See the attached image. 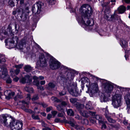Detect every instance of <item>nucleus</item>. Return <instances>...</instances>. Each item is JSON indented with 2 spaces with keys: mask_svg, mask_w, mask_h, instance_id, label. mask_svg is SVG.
I'll return each mask as SVG.
<instances>
[{
  "mask_svg": "<svg viewBox=\"0 0 130 130\" xmlns=\"http://www.w3.org/2000/svg\"><path fill=\"white\" fill-rule=\"evenodd\" d=\"M80 11L83 13L82 17L77 19L78 22L87 26L93 25L94 24V21L92 19L89 18L92 12L91 7L88 4L83 5L81 7Z\"/></svg>",
  "mask_w": 130,
  "mask_h": 130,
  "instance_id": "f257e3e1",
  "label": "nucleus"
},
{
  "mask_svg": "<svg viewBox=\"0 0 130 130\" xmlns=\"http://www.w3.org/2000/svg\"><path fill=\"white\" fill-rule=\"evenodd\" d=\"M121 94H116L113 96L112 98V104L114 107L117 108L121 106Z\"/></svg>",
  "mask_w": 130,
  "mask_h": 130,
  "instance_id": "f03ea898",
  "label": "nucleus"
},
{
  "mask_svg": "<svg viewBox=\"0 0 130 130\" xmlns=\"http://www.w3.org/2000/svg\"><path fill=\"white\" fill-rule=\"evenodd\" d=\"M86 86L88 88V92L91 95L98 92V84L96 83H92L89 82L88 85H86Z\"/></svg>",
  "mask_w": 130,
  "mask_h": 130,
  "instance_id": "7ed1b4c3",
  "label": "nucleus"
},
{
  "mask_svg": "<svg viewBox=\"0 0 130 130\" xmlns=\"http://www.w3.org/2000/svg\"><path fill=\"white\" fill-rule=\"evenodd\" d=\"M9 125L11 130H18L22 128L23 123L21 121H17L15 122L13 120L10 123Z\"/></svg>",
  "mask_w": 130,
  "mask_h": 130,
  "instance_id": "20e7f679",
  "label": "nucleus"
},
{
  "mask_svg": "<svg viewBox=\"0 0 130 130\" xmlns=\"http://www.w3.org/2000/svg\"><path fill=\"white\" fill-rule=\"evenodd\" d=\"M43 5V3L41 2H36L32 7V12L35 14L40 13L41 11L42 7Z\"/></svg>",
  "mask_w": 130,
  "mask_h": 130,
  "instance_id": "39448f33",
  "label": "nucleus"
},
{
  "mask_svg": "<svg viewBox=\"0 0 130 130\" xmlns=\"http://www.w3.org/2000/svg\"><path fill=\"white\" fill-rule=\"evenodd\" d=\"M60 63L55 59H51L49 63L50 68L52 70H56L60 66Z\"/></svg>",
  "mask_w": 130,
  "mask_h": 130,
  "instance_id": "423d86ee",
  "label": "nucleus"
},
{
  "mask_svg": "<svg viewBox=\"0 0 130 130\" xmlns=\"http://www.w3.org/2000/svg\"><path fill=\"white\" fill-rule=\"evenodd\" d=\"M3 71L2 72V75L1 77L4 80H6V83L8 84H10L12 82L11 79L9 76L7 74V70L6 68L3 69Z\"/></svg>",
  "mask_w": 130,
  "mask_h": 130,
  "instance_id": "0eeeda50",
  "label": "nucleus"
},
{
  "mask_svg": "<svg viewBox=\"0 0 130 130\" xmlns=\"http://www.w3.org/2000/svg\"><path fill=\"white\" fill-rule=\"evenodd\" d=\"M95 118L99 121V123L100 124H102L101 129L104 128L106 129V126L105 124L107 123V122L106 121H104V119L102 118L101 116L96 115L94 117Z\"/></svg>",
  "mask_w": 130,
  "mask_h": 130,
  "instance_id": "6e6552de",
  "label": "nucleus"
},
{
  "mask_svg": "<svg viewBox=\"0 0 130 130\" xmlns=\"http://www.w3.org/2000/svg\"><path fill=\"white\" fill-rule=\"evenodd\" d=\"M79 113L82 116L86 117H88L90 115L94 116L95 114V112L90 111H87L83 110L79 111Z\"/></svg>",
  "mask_w": 130,
  "mask_h": 130,
  "instance_id": "1a4fd4ad",
  "label": "nucleus"
},
{
  "mask_svg": "<svg viewBox=\"0 0 130 130\" xmlns=\"http://www.w3.org/2000/svg\"><path fill=\"white\" fill-rule=\"evenodd\" d=\"M7 117L6 115H2L0 118V121L4 126L7 127L8 126V123L7 121Z\"/></svg>",
  "mask_w": 130,
  "mask_h": 130,
  "instance_id": "9d476101",
  "label": "nucleus"
},
{
  "mask_svg": "<svg viewBox=\"0 0 130 130\" xmlns=\"http://www.w3.org/2000/svg\"><path fill=\"white\" fill-rule=\"evenodd\" d=\"M105 85V89L106 91L108 93L111 92L113 89V86L108 83H106Z\"/></svg>",
  "mask_w": 130,
  "mask_h": 130,
  "instance_id": "9b49d317",
  "label": "nucleus"
},
{
  "mask_svg": "<svg viewBox=\"0 0 130 130\" xmlns=\"http://www.w3.org/2000/svg\"><path fill=\"white\" fill-rule=\"evenodd\" d=\"M20 82L23 83H30L31 80L30 79V76L29 75L25 76V77L22 78L20 80Z\"/></svg>",
  "mask_w": 130,
  "mask_h": 130,
  "instance_id": "f8f14e48",
  "label": "nucleus"
},
{
  "mask_svg": "<svg viewBox=\"0 0 130 130\" xmlns=\"http://www.w3.org/2000/svg\"><path fill=\"white\" fill-rule=\"evenodd\" d=\"M128 107L130 108V94L128 93L126 94L124 97Z\"/></svg>",
  "mask_w": 130,
  "mask_h": 130,
  "instance_id": "ddd939ff",
  "label": "nucleus"
},
{
  "mask_svg": "<svg viewBox=\"0 0 130 130\" xmlns=\"http://www.w3.org/2000/svg\"><path fill=\"white\" fill-rule=\"evenodd\" d=\"M120 19V18L116 14L115 12L113 14L111 15L110 18L109 19V21L115 22L116 20H118L119 19Z\"/></svg>",
  "mask_w": 130,
  "mask_h": 130,
  "instance_id": "4468645a",
  "label": "nucleus"
},
{
  "mask_svg": "<svg viewBox=\"0 0 130 130\" xmlns=\"http://www.w3.org/2000/svg\"><path fill=\"white\" fill-rule=\"evenodd\" d=\"M69 91L71 94L74 96H77L79 94L78 91V89L76 88L74 89H71L70 90H69Z\"/></svg>",
  "mask_w": 130,
  "mask_h": 130,
  "instance_id": "2eb2a0df",
  "label": "nucleus"
},
{
  "mask_svg": "<svg viewBox=\"0 0 130 130\" xmlns=\"http://www.w3.org/2000/svg\"><path fill=\"white\" fill-rule=\"evenodd\" d=\"M39 66L43 67L46 65V60L44 57L40 59V61L38 62Z\"/></svg>",
  "mask_w": 130,
  "mask_h": 130,
  "instance_id": "dca6fc26",
  "label": "nucleus"
},
{
  "mask_svg": "<svg viewBox=\"0 0 130 130\" xmlns=\"http://www.w3.org/2000/svg\"><path fill=\"white\" fill-rule=\"evenodd\" d=\"M117 10L120 13H123L125 11L126 8L124 6L121 5L118 8Z\"/></svg>",
  "mask_w": 130,
  "mask_h": 130,
  "instance_id": "f3484780",
  "label": "nucleus"
},
{
  "mask_svg": "<svg viewBox=\"0 0 130 130\" xmlns=\"http://www.w3.org/2000/svg\"><path fill=\"white\" fill-rule=\"evenodd\" d=\"M34 79L33 84L34 85L38 86L39 85V82L38 80L39 78L36 76H35L33 77Z\"/></svg>",
  "mask_w": 130,
  "mask_h": 130,
  "instance_id": "a211bd4d",
  "label": "nucleus"
},
{
  "mask_svg": "<svg viewBox=\"0 0 130 130\" xmlns=\"http://www.w3.org/2000/svg\"><path fill=\"white\" fill-rule=\"evenodd\" d=\"M100 99L101 102H106L108 100V98L104 94H102L100 97Z\"/></svg>",
  "mask_w": 130,
  "mask_h": 130,
  "instance_id": "6ab92c4d",
  "label": "nucleus"
},
{
  "mask_svg": "<svg viewBox=\"0 0 130 130\" xmlns=\"http://www.w3.org/2000/svg\"><path fill=\"white\" fill-rule=\"evenodd\" d=\"M76 106L78 109V111L79 112V111H82V109L84 107V105L82 104H80V103H77L76 104Z\"/></svg>",
  "mask_w": 130,
  "mask_h": 130,
  "instance_id": "aec40b11",
  "label": "nucleus"
},
{
  "mask_svg": "<svg viewBox=\"0 0 130 130\" xmlns=\"http://www.w3.org/2000/svg\"><path fill=\"white\" fill-rule=\"evenodd\" d=\"M21 108L24 110L25 112L31 113H34V111H32L31 109L26 108L24 106H22L21 107Z\"/></svg>",
  "mask_w": 130,
  "mask_h": 130,
  "instance_id": "412c9836",
  "label": "nucleus"
},
{
  "mask_svg": "<svg viewBox=\"0 0 130 130\" xmlns=\"http://www.w3.org/2000/svg\"><path fill=\"white\" fill-rule=\"evenodd\" d=\"M85 108L87 109H91L93 108L91 102L89 101L86 104Z\"/></svg>",
  "mask_w": 130,
  "mask_h": 130,
  "instance_id": "4be33fe9",
  "label": "nucleus"
},
{
  "mask_svg": "<svg viewBox=\"0 0 130 130\" xmlns=\"http://www.w3.org/2000/svg\"><path fill=\"white\" fill-rule=\"evenodd\" d=\"M107 116V115H106L105 117L109 122L112 123H114L116 122L115 120L111 118L109 115Z\"/></svg>",
  "mask_w": 130,
  "mask_h": 130,
  "instance_id": "5701e85b",
  "label": "nucleus"
},
{
  "mask_svg": "<svg viewBox=\"0 0 130 130\" xmlns=\"http://www.w3.org/2000/svg\"><path fill=\"white\" fill-rule=\"evenodd\" d=\"M121 45L123 47H126L127 46V43L125 41L122 40L121 41Z\"/></svg>",
  "mask_w": 130,
  "mask_h": 130,
  "instance_id": "b1692460",
  "label": "nucleus"
},
{
  "mask_svg": "<svg viewBox=\"0 0 130 130\" xmlns=\"http://www.w3.org/2000/svg\"><path fill=\"white\" fill-rule=\"evenodd\" d=\"M67 113L68 115L70 116H73L74 114V111L72 109H71L67 110Z\"/></svg>",
  "mask_w": 130,
  "mask_h": 130,
  "instance_id": "393cba45",
  "label": "nucleus"
},
{
  "mask_svg": "<svg viewBox=\"0 0 130 130\" xmlns=\"http://www.w3.org/2000/svg\"><path fill=\"white\" fill-rule=\"evenodd\" d=\"M25 70L27 72H29L31 70L32 68L29 65L25 66L24 68Z\"/></svg>",
  "mask_w": 130,
  "mask_h": 130,
  "instance_id": "a878e982",
  "label": "nucleus"
},
{
  "mask_svg": "<svg viewBox=\"0 0 130 130\" xmlns=\"http://www.w3.org/2000/svg\"><path fill=\"white\" fill-rule=\"evenodd\" d=\"M67 74V75L68 76V77H65V78L67 80H73V76H72L71 75L70 73H68L67 74L66 73V75Z\"/></svg>",
  "mask_w": 130,
  "mask_h": 130,
  "instance_id": "bb28decb",
  "label": "nucleus"
},
{
  "mask_svg": "<svg viewBox=\"0 0 130 130\" xmlns=\"http://www.w3.org/2000/svg\"><path fill=\"white\" fill-rule=\"evenodd\" d=\"M46 1L48 4L50 5H52L55 3V0H46Z\"/></svg>",
  "mask_w": 130,
  "mask_h": 130,
  "instance_id": "cd10ccee",
  "label": "nucleus"
},
{
  "mask_svg": "<svg viewBox=\"0 0 130 130\" xmlns=\"http://www.w3.org/2000/svg\"><path fill=\"white\" fill-rule=\"evenodd\" d=\"M32 114L31 117L33 119L35 120H39V118L38 115H35V112H34V113Z\"/></svg>",
  "mask_w": 130,
  "mask_h": 130,
  "instance_id": "c85d7f7f",
  "label": "nucleus"
},
{
  "mask_svg": "<svg viewBox=\"0 0 130 130\" xmlns=\"http://www.w3.org/2000/svg\"><path fill=\"white\" fill-rule=\"evenodd\" d=\"M16 2L15 0H10L8 2V3L11 6L13 7L14 6V3Z\"/></svg>",
  "mask_w": 130,
  "mask_h": 130,
  "instance_id": "c756f323",
  "label": "nucleus"
},
{
  "mask_svg": "<svg viewBox=\"0 0 130 130\" xmlns=\"http://www.w3.org/2000/svg\"><path fill=\"white\" fill-rule=\"evenodd\" d=\"M75 128L77 129H80L81 130H84V128L82 126H80L77 125H76L74 126Z\"/></svg>",
  "mask_w": 130,
  "mask_h": 130,
  "instance_id": "7c9ffc66",
  "label": "nucleus"
},
{
  "mask_svg": "<svg viewBox=\"0 0 130 130\" xmlns=\"http://www.w3.org/2000/svg\"><path fill=\"white\" fill-rule=\"evenodd\" d=\"M54 121L56 123H63L64 122L63 120H61L59 118H56Z\"/></svg>",
  "mask_w": 130,
  "mask_h": 130,
  "instance_id": "2f4dec72",
  "label": "nucleus"
},
{
  "mask_svg": "<svg viewBox=\"0 0 130 130\" xmlns=\"http://www.w3.org/2000/svg\"><path fill=\"white\" fill-rule=\"evenodd\" d=\"M110 126L112 127L115 128L117 129H118L120 127V126L119 124H117L114 126H113V125L111 124L110 125Z\"/></svg>",
  "mask_w": 130,
  "mask_h": 130,
  "instance_id": "473e14b6",
  "label": "nucleus"
},
{
  "mask_svg": "<svg viewBox=\"0 0 130 130\" xmlns=\"http://www.w3.org/2000/svg\"><path fill=\"white\" fill-rule=\"evenodd\" d=\"M56 107L57 109L59 111H61L63 109V107L60 105H57Z\"/></svg>",
  "mask_w": 130,
  "mask_h": 130,
  "instance_id": "72a5a7b5",
  "label": "nucleus"
},
{
  "mask_svg": "<svg viewBox=\"0 0 130 130\" xmlns=\"http://www.w3.org/2000/svg\"><path fill=\"white\" fill-rule=\"evenodd\" d=\"M39 99L38 94H36L33 96L31 100L32 101H34L38 100Z\"/></svg>",
  "mask_w": 130,
  "mask_h": 130,
  "instance_id": "f704fd0d",
  "label": "nucleus"
},
{
  "mask_svg": "<svg viewBox=\"0 0 130 130\" xmlns=\"http://www.w3.org/2000/svg\"><path fill=\"white\" fill-rule=\"evenodd\" d=\"M70 102L72 103H74L76 102L77 100L75 98H71L70 99Z\"/></svg>",
  "mask_w": 130,
  "mask_h": 130,
  "instance_id": "c9c22d12",
  "label": "nucleus"
},
{
  "mask_svg": "<svg viewBox=\"0 0 130 130\" xmlns=\"http://www.w3.org/2000/svg\"><path fill=\"white\" fill-rule=\"evenodd\" d=\"M110 16L109 14H105L104 16V17L105 19L109 21V19L110 18V17H109Z\"/></svg>",
  "mask_w": 130,
  "mask_h": 130,
  "instance_id": "e433bc0d",
  "label": "nucleus"
},
{
  "mask_svg": "<svg viewBox=\"0 0 130 130\" xmlns=\"http://www.w3.org/2000/svg\"><path fill=\"white\" fill-rule=\"evenodd\" d=\"M48 85L49 87L51 88H54L55 87V85L52 83H49Z\"/></svg>",
  "mask_w": 130,
  "mask_h": 130,
  "instance_id": "4c0bfd02",
  "label": "nucleus"
},
{
  "mask_svg": "<svg viewBox=\"0 0 130 130\" xmlns=\"http://www.w3.org/2000/svg\"><path fill=\"white\" fill-rule=\"evenodd\" d=\"M52 100H53L54 101L56 102H60V101L55 97H52Z\"/></svg>",
  "mask_w": 130,
  "mask_h": 130,
  "instance_id": "58836bf2",
  "label": "nucleus"
},
{
  "mask_svg": "<svg viewBox=\"0 0 130 130\" xmlns=\"http://www.w3.org/2000/svg\"><path fill=\"white\" fill-rule=\"evenodd\" d=\"M104 115L105 116V117H106V115H107V116L109 115L108 113V110L107 109V107H106L105 109V111Z\"/></svg>",
  "mask_w": 130,
  "mask_h": 130,
  "instance_id": "ea45409f",
  "label": "nucleus"
},
{
  "mask_svg": "<svg viewBox=\"0 0 130 130\" xmlns=\"http://www.w3.org/2000/svg\"><path fill=\"white\" fill-rule=\"evenodd\" d=\"M36 86H37V88L38 89H40L41 90H44L43 87L42 86H40L39 85Z\"/></svg>",
  "mask_w": 130,
  "mask_h": 130,
  "instance_id": "a19ab883",
  "label": "nucleus"
},
{
  "mask_svg": "<svg viewBox=\"0 0 130 130\" xmlns=\"http://www.w3.org/2000/svg\"><path fill=\"white\" fill-rule=\"evenodd\" d=\"M23 65V64H20L18 65H15V67L16 68L20 69L22 68Z\"/></svg>",
  "mask_w": 130,
  "mask_h": 130,
  "instance_id": "79ce46f5",
  "label": "nucleus"
},
{
  "mask_svg": "<svg viewBox=\"0 0 130 130\" xmlns=\"http://www.w3.org/2000/svg\"><path fill=\"white\" fill-rule=\"evenodd\" d=\"M57 111H51V113L54 117L57 114Z\"/></svg>",
  "mask_w": 130,
  "mask_h": 130,
  "instance_id": "37998d69",
  "label": "nucleus"
},
{
  "mask_svg": "<svg viewBox=\"0 0 130 130\" xmlns=\"http://www.w3.org/2000/svg\"><path fill=\"white\" fill-rule=\"evenodd\" d=\"M68 103L65 101H62L61 103V105L63 106H66L67 105Z\"/></svg>",
  "mask_w": 130,
  "mask_h": 130,
  "instance_id": "c03bdc74",
  "label": "nucleus"
},
{
  "mask_svg": "<svg viewBox=\"0 0 130 130\" xmlns=\"http://www.w3.org/2000/svg\"><path fill=\"white\" fill-rule=\"evenodd\" d=\"M52 108V107L51 106L47 108L46 109V111L47 112H49Z\"/></svg>",
  "mask_w": 130,
  "mask_h": 130,
  "instance_id": "a18cd8bd",
  "label": "nucleus"
},
{
  "mask_svg": "<svg viewBox=\"0 0 130 130\" xmlns=\"http://www.w3.org/2000/svg\"><path fill=\"white\" fill-rule=\"evenodd\" d=\"M66 94V92L64 91H63L59 93V94L61 96L64 95L65 94Z\"/></svg>",
  "mask_w": 130,
  "mask_h": 130,
  "instance_id": "49530a36",
  "label": "nucleus"
},
{
  "mask_svg": "<svg viewBox=\"0 0 130 130\" xmlns=\"http://www.w3.org/2000/svg\"><path fill=\"white\" fill-rule=\"evenodd\" d=\"M111 2L112 3L111 4V6H112V7L113 6V5L115 4L116 0H112L111 1Z\"/></svg>",
  "mask_w": 130,
  "mask_h": 130,
  "instance_id": "de8ad7c7",
  "label": "nucleus"
},
{
  "mask_svg": "<svg viewBox=\"0 0 130 130\" xmlns=\"http://www.w3.org/2000/svg\"><path fill=\"white\" fill-rule=\"evenodd\" d=\"M21 102L22 103H24L25 104L27 105L26 106L28 108L29 107V106H28V102H26L24 101H21Z\"/></svg>",
  "mask_w": 130,
  "mask_h": 130,
  "instance_id": "09e8293b",
  "label": "nucleus"
},
{
  "mask_svg": "<svg viewBox=\"0 0 130 130\" xmlns=\"http://www.w3.org/2000/svg\"><path fill=\"white\" fill-rule=\"evenodd\" d=\"M75 118L76 119L79 120L81 119V117H80L79 115H77L75 116Z\"/></svg>",
  "mask_w": 130,
  "mask_h": 130,
  "instance_id": "8fccbe9b",
  "label": "nucleus"
},
{
  "mask_svg": "<svg viewBox=\"0 0 130 130\" xmlns=\"http://www.w3.org/2000/svg\"><path fill=\"white\" fill-rule=\"evenodd\" d=\"M26 98L27 99V100H28V101H29L30 100L31 98L30 95V94H27Z\"/></svg>",
  "mask_w": 130,
  "mask_h": 130,
  "instance_id": "3c124183",
  "label": "nucleus"
},
{
  "mask_svg": "<svg viewBox=\"0 0 130 130\" xmlns=\"http://www.w3.org/2000/svg\"><path fill=\"white\" fill-rule=\"evenodd\" d=\"M20 71V70L17 69L15 70V73L16 75H18Z\"/></svg>",
  "mask_w": 130,
  "mask_h": 130,
  "instance_id": "603ef678",
  "label": "nucleus"
},
{
  "mask_svg": "<svg viewBox=\"0 0 130 130\" xmlns=\"http://www.w3.org/2000/svg\"><path fill=\"white\" fill-rule=\"evenodd\" d=\"M90 121L91 122L93 123L94 124L96 122V121L95 120H94L93 118H91L90 119Z\"/></svg>",
  "mask_w": 130,
  "mask_h": 130,
  "instance_id": "864d4df0",
  "label": "nucleus"
},
{
  "mask_svg": "<svg viewBox=\"0 0 130 130\" xmlns=\"http://www.w3.org/2000/svg\"><path fill=\"white\" fill-rule=\"evenodd\" d=\"M68 123L72 127H74L75 126L74 123L71 121H69L68 122Z\"/></svg>",
  "mask_w": 130,
  "mask_h": 130,
  "instance_id": "5fc2aeb1",
  "label": "nucleus"
},
{
  "mask_svg": "<svg viewBox=\"0 0 130 130\" xmlns=\"http://www.w3.org/2000/svg\"><path fill=\"white\" fill-rule=\"evenodd\" d=\"M58 117H62L63 116V115L62 113H58L57 115Z\"/></svg>",
  "mask_w": 130,
  "mask_h": 130,
  "instance_id": "6e6d98bb",
  "label": "nucleus"
},
{
  "mask_svg": "<svg viewBox=\"0 0 130 130\" xmlns=\"http://www.w3.org/2000/svg\"><path fill=\"white\" fill-rule=\"evenodd\" d=\"M52 117V115L50 114H48L47 115V118L48 119H50Z\"/></svg>",
  "mask_w": 130,
  "mask_h": 130,
  "instance_id": "4d7b16f0",
  "label": "nucleus"
},
{
  "mask_svg": "<svg viewBox=\"0 0 130 130\" xmlns=\"http://www.w3.org/2000/svg\"><path fill=\"white\" fill-rule=\"evenodd\" d=\"M1 63L2 62H4L6 61L5 59L4 58L1 57Z\"/></svg>",
  "mask_w": 130,
  "mask_h": 130,
  "instance_id": "13d9d810",
  "label": "nucleus"
},
{
  "mask_svg": "<svg viewBox=\"0 0 130 130\" xmlns=\"http://www.w3.org/2000/svg\"><path fill=\"white\" fill-rule=\"evenodd\" d=\"M19 79V78L17 77H15V78L13 79V80L15 82H17L18 80Z\"/></svg>",
  "mask_w": 130,
  "mask_h": 130,
  "instance_id": "bf43d9fd",
  "label": "nucleus"
},
{
  "mask_svg": "<svg viewBox=\"0 0 130 130\" xmlns=\"http://www.w3.org/2000/svg\"><path fill=\"white\" fill-rule=\"evenodd\" d=\"M122 1H124L126 3L129 4L130 3V0H122Z\"/></svg>",
  "mask_w": 130,
  "mask_h": 130,
  "instance_id": "052dcab7",
  "label": "nucleus"
},
{
  "mask_svg": "<svg viewBox=\"0 0 130 130\" xmlns=\"http://www.w3.org/2000/svg\"><path fill=\"white\" fill-rule=\"evenodd\" d=\"M45 83V80L41 81L40 82V84L41 85H43Z\"/></svg>",
  "mask_w": 130,
  "mask_h": 130,
  "instance_id": "680f3d73",
  "label": "nucleus"
},
{
  "mask_svg": "<svg viewBox=\"0 0 130 130\" xmlns=\"http://www.w3.org/2000/svg\"><path fill=\"white\" fill-rule=\"evenodd\" d=\"M42 126L44 127H46V124L44 122L42 121Z\"/></svg>",
  "mask_w": 130,
  "mask_h": 130,
  "instance_id": "e2e57ef3",
  "label": "nucleus"
},
{
  "mask_svg": "<svg viewBox=\"0 0 130 130\" xmlns=\"http://www.w3.org/2000/svg\"><path fill=\"white\" fill-rule=\"evenodd\" d=\"M39 79L40 80H43L44 79V77L42 76H39V77H38Z\"/></svg>",
  "mask_w": 130,
  "mask_h": 130,
  "instance_id": "0e129e2a",
  "label": "nucleus"
},
{
  "mask_svg": "<svg viewBox=\"0 0 130 130\" xmlns=\"http://www.w3.org/2000/svg\"><path fill=\"white\" fill-rule=\"evenodd\" d=\"M24 0H20V4L21 5H22L24 3Z\"/></svg>",
  "mask_w": 130,
  "mask_h": 130,
  "instance_id": "69168bd1",
  "label": "nucleus"
},
{
  "mask_svg": "<svg viewBox=\"0 0 130 130\" xmlns=\"http://www.w3.org/2000/svg\"><path fill=\"white\" fill-rule=\"evenodd\" d=\"M42 105L43 107H46L47 106V105L44 103H42Z\"/></svg>",
  "mask_w": 130,
  "mask_h": 130,
  "instance_id": "338daca9",
  "label": "nucleus"
},
{
  "mask_svg": "<svg viewBox=\"0 0 130 130\" xmlns=\"http://www.w3.org/2000/svg\"><path fill=\"white\" fill-rule=\"evenodd\" d=\"M14 94H15V93L14 92H12L11 93H9V94H10V95H12V96H13L14 95Z\"/></svg>",
  "mask_w": 130,
  "mask_h": 130,
  "instance_id": "774afa93",
  "label": "nucleus"
}]
</instances>
